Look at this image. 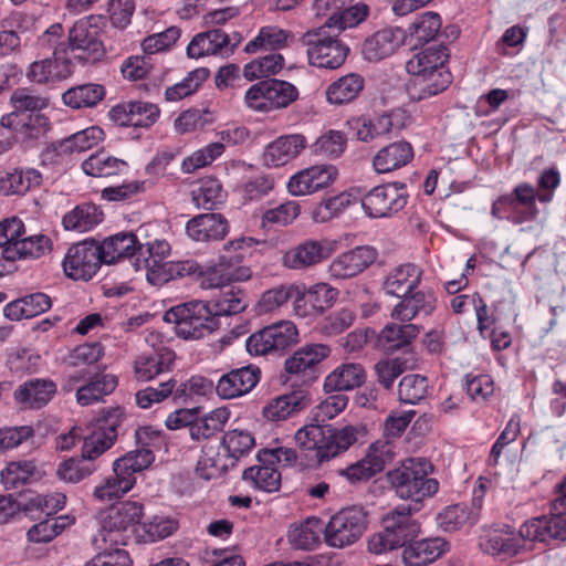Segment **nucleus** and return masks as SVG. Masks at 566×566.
<instances>
[{
	"label": "nucleus",
	"instance_id": "3",
	"mask_svg": "<svg viewBox=\"0 0 566 566\" xmlns=\"http://www.w3.org/2000/svg\"><path fill=\"white\" fill-rule=\"evenodd\" d=\"M433 467L426 458H409L387 473V479L397 496L410 500L411 507L420 510L421 502L438 492L439 483L429 478Z\"/></svg>",
	"mask_w": 566,
	"mask_h": 566
},
{
	"label": "nucleus",
	"instance_id": "46",
	"mask_svg": "<svg viewBox=\"0 0 566 566\" xmlns=\"http://www.w3.org/2000/svg\"><path fill=\"white\" fill-rule=\"evenodd\" d=\"M364 88V78L349 73L331 83L325 92L326 101L332 105H343L356 99Z\"/></svg>",
	"mask_w": 566,
	"mask_h": 566
},
{
	"label": "nucleus",
	"instance_id": "49",
	"mask_svg": "<svg viewBox=\"0 0 566 566\" xmlns=\"http://www.w3.org/2000/svg\"><path fill=\"white\" fill-rule=\"evenodd\" d=\"M229 418L227 408H217L198 419L193 417L189 434L196 441L209 440L223 430Z\"/></svg>",
	"mask_w": 566,
	"mask_h": 566
},
{
	"label": "nucleus",
	"instance_id": "4",
	"mask_svg": "<svg viewBox=\"0 0 566 566\" xmlns=\"http://www.w3.org/2000/svg\"><path fill=\"white\" fill-rule=\"evenodd\" d=\"M96 20L94 15L77 20L69 30L67 43L56 45L54 55H64L71 66L74 63L94 64L101 61L106 54V49Z\"/></svg>",
	"mask_w": 566,
	"mask_h": 566
},
{
	"label": "nucleus",
	"instance_id": "44",
	"mask_svg": "<svg viewBox=\"0 0 566 566\" xmlns=\"http://www.w3.org/2000/svg\"><path fill=\"white\" fill-rule=\"evenodd\" d=\"M451 83V74L448 71L431 75H415L408 84L407 92L412 101H423L443 92Z\"/></svg>",
	"mask_w": 566,
	"mask_h": 566
},
{
	"label": "nucleus",
	"instance_id": "38",
	"mask_svg": "<svg viewBox=\"0 0 566 566\" xmlns=\"http://www.w3.org/2000/svg\"><path fill=\"white\" fill-rule=\"evenodd\" d=\"M310 399L301 392H292L272 398L262 409L263 417L280 422L293 417L308 406Z\"/></svg>",
	"mask_w": 566,
	"mask_h": 566
},
{
	"label": "nucleus",
	"instance_id": "23",
	"mask_svg": "<svg viewBox=\"0 0 566 566\" xmlns=\"http://www.w3.org/2000/svg\"><path fill=\"white\" fill-rule=\"evenodd\" d=\"M394 306L390 317L400 323H410L417 316H429L437 306V297L431 290L411 292Z\"/></svg>",
	"mask_w": 566,
	"mask_h": 566
},
{
	"label": "nucleus",
	"instance_id": "6",
	"mask_svg": "<svg viewBox=\"0 0 566 566\" xmlns=\"http://www.w3.org/2000/svg\"><path fill=\"white\" fill-rule=\"evenodd\" d=\"M164 319L175 325L176 334L184 339H200L219 328L209 304L203 301H191L169 308Z\"/></svg>",
	"mask_w": 566,
	"mask_h": 566
},
{
	"label": "nucleus",
	"instance_id": "57",
	"mask_svg": "<svg viewBox=\"0 0 566 566\" xmlns=\"http://www.w3.org/2000/svg\"><path fill=\"white\" fill-rule=\"evenodd\" d=\"M293 39L290 31L280 29L275 25H266L260 29L254 40L244 46L245 53H255L259 50H280L289 44Z\"/></svg>",
	"mask_w": 566,
	"mask_h": 566
},
{
	"label": "nucleus",
	"instance_id": "13",
	"mask_svg": "<svg viewBox=\"0 0 566 566\" xmlns=\"http://www.w3.org/2000/svg\"><path fill=\"white\" fill-rule=\"evenodd\" d=\"M337 178L336 166L313 165L293 174L286 182V189L294 197L310 196L331 187Z\"/></svg>",
	"mask_w": 566,
	"mask_h": 566
},
{
	"label": "nucleus",
	"instance_id": "39",
	"mask_svg": "<svg viewBox=\"0 0 566 566\" xmlns=\"http://www.w3.org/2000/svg\"><path fill=\"white\" fill-rule=\"evenodd\" d=\"M52 240L45 234H33L13 243L2 250L6 260L40 259L52 251Z\"/></svg>",
	"mask_w": 566,
	"mask_h": 566
},
{
	"label": "nucleus",
	"instance_id": "17",
	"mask_svg": "<svg viewBox=\"0 0 566 566\" xmlns=\"http://www.w3.org/2000/svg\"><path fill=\"white\" fill-rule=\"evenodd\" d=\"M13 112L1 117L0 120V153L6 151L12 145L10 129L15 127L17 120L24 113H35L46 107L48 98L31 94L27 88H18L10 98Z\"/></svg>",
	"mask_w": 566,
	"mask_h": 566
},
{
	"label": "nucleus",
	"instance_id": "12",
	"mask_svg": "<svg viewBox=\"0 0 566 566\" xmlns=\"http://www.w3.org/2000/svg\"><path fill=\"white\" fill-rule=\"evenodd\" d=\"M333 251L328 240L305 239L284 250L280 262L286 270L306 272L328 259Z\"/></svg>",
	"mask_w": 566,
	"mask_h": 566
},
{
	"label": "nucleus",
	"instance_id": "43",
	"mask_svg": "<svg viewBox=\"0 0 566 566\" xmlns=\"http://www.w3.org/2000/svg\"><path fill=\"white\" fill-rule=\"evenodd\" d=\"M0 476L7 490H14L39 481L42 476V472L35 461L18 460L8 463L1 471Z\"/></svg>",
	"mask_w": 566,
	"mask_h": 566
},
{
	"label": "nucleus",
	"instance_id": "35",
	"mask_svg": "<svg viewBox=\"0 0 566 566\" xmlns=\"http://www.w3.org/2000/svg\"><path fill=\"white\" fill-rule=\"evenodd\" d=\"M221 447V442L206 443L202 447L201 455L197 462V473L201 478L211 480L221 476L235 465L233 458H230L228 452H220Z\"/></svg>",
	"mask_w": 566,
	"mask_h": 566
},
{
	"label": "nucleus",
	"instance_id": "50",
	"mask_svg": "<svg viewBox=\"0 0 566 566\" xmlns=\"http://www.w3.org/2000/svg\"><path fill=\"white\" fill-rule=\"evenodd\" d=\"M42 176L36 169H14L0 178V192L6 196L23 195L40 186Z\"/></svg>",
	"mask_w": 566,
	"mask_h": 566
},
{
	"label": "nucleus",
	"instance_id": "48",
	"mask_svg": "<svg viewBox=\"0 0 566 566\" xmlns=\"http://www.w3.org/2000/svg\"><path fill=\"white\" fill-rule=\"evenodd\" d=\"M105 87L97 83H86L70 87L62 94L64 105L81 109L96 106L105 97Z\"/></svg>",
	"mask_w": 566,
	"mask_h": 566
},
{
	"label": "nucleus",
	"instance_id": "56",
	"mask_svg": "<svg viewBox=\"0 0 566 566\" xmlns=\"http://www.w3.org/2000/svg\"><path fill=\"white\" fill-rule=\"evenodd\" d=\"M242 479L254 489L275 492L281 484V473L273 464L260 463L245 469Z\"/></svg>",
	"mask_w": 566,
	"mask_h": 566
},
{
	"label": "nucleus",
	"instance_id": "27",
	"mask_svg": "<svg viewBox=\"0 0 566 566\" xmlns=\"http://www.w3.org/2000/svg\"><path fill=\"white\" fill-rule=\"evenodd\" d=\"M97 248L102 263L113 264L128 259L133 264L137 256L138 240L132 232H119L106 238Z\"/></svg>",
	"mask_w": 566,
	"mask_h": 566
},
{
	"label": "nucleus",
	"instance_id": "60",
	"mask_svg": "<svg viewBox=\"0 0 566 566\" xmlns=\"http://www.w3.org/2000/svg\"><path fill=\"white\" fill-rule=\"evenodd\" d=\"M126 167L122 159L111 156L105 151L91 155L82 163L83 171L93 177H109L120 174Z\"/></svg>",
	"mask_w": 566,
	"mask_h": 566
},
{
	"label": "nucleus",
	"instance_id": "19",
	"mask_svg": "<svg viewBox=\"0 0 566 566\" xmlns=\"http://www.w3.org/2000/svg\"><path fill=\"white\" fill-rule=\"evenodd\" d=\"M307 146V138L303 134L282 135L265 146L263 164L272 168L283 167L296 159Z\"/></svg>",
	"mask_w": 566,
	"mask_h": 566
},
{
	"label": "nucleus",
	"instance_id": "16",
	"mask_svg": "<svg viewBox=\"0 0 566 566\" xmlns=\"http://www.w3.org/2000/svg\"><path fill=\"white\" fill-rule=\"evenodd\" d=\"M331 354L326 344H306L300 347L284 363L289 380L301 378L303 384H312L316 378V366Z\"/></svg>",
	"mask_w": 566,
	"mask_h": 566
},
{
	"label": "nucleus",
	"instance_id": "14",
	"mask_svg": "<svg viewBox=\"0 0 566 566\" xmlns=\"http://www.w3.org/2000/svg\"><path fill=\"white\" fill-rule=\"evenodd\" d=\"M102 264L97 243L84 240L70 247L65 253L62 265L64 273L73 280H91Z\"/></svg>",
	"mask_w": 566,
	"mask_h": 566
},
{
	"label": "nucleus",
	"instance_id": "61",
	"mask_svg": "<svg viewBox=\"0 0 566 566\" xmlns=\"http://www.w3.org/2000/svg\"><path fill=\"white\" fill-rule=\"evenodd\" d=\"M437 522L439 527L446 532H454L476 523L475 513H469L467 504L447 506L438 514Z\"/></svg>",
	"mask_w": 566,
	"mask_h": 566
},
{
	"label": "nucleus",
	"instance_id": "37",
	"mask_svg": "<svg viewBox=\"0 0 566 566\" xmlns=\"http://www.w3.org/2000/svg\"><path fill=\"white\" fill-rule=\"evenodd\" d=\"M56 394V385L51 379L34 378L23 382L14 392L17 401L27 408H42Z\"/></svg>",
	"mask_w": 566,
	"mask_h": 566
},
{
	"label": "nucleus",
	"instance_id": "36",
	"mask_svg": "<svg viewBox=\"0 0 566 566\" xmlns=\"http://www.w3.org/2000/svg\"><path fill=\"white\" fill-rule=\"evenodd\" d=\"M176 359L169 348H160L149 355L139 356L134 364V373L138 380L149 381L160 374L171 370Z\"/></svg>",
	"mask_w": 566,
	"mask_h": 566
},
{
	"label": "nucleus",
	"instance_id": "15",
	"mask_svg": "<svg viewBox=\"0 0 566 566\" xmlns=\"http://www.w3.org/2000/svg\"><path fill=\"white\" fill-rule=\"evenodd\" d=\"M339 291L326 282H318L308 287L298 286L297 298L293 302V312L301 318L322 315L334 306Z\"/></svg>",
	"mask_w": 566,
	"mask_h": 566
},
{
	"label": "nucleus",
	"instance_id": "26",
	"mask_svg": "<svg viewBox=\"0 0 566 566\" xmlns=\"http://www.w3.org/2000/svg\"><path fill=\"white\" fill-rule=\"evenodd\" d=\"M229 231L227 219L220 213H202L186 224L187 235L197 242L222 240Z\"/></svg>",
	"mask_w": 566,
	"mask_h": 566
},
{
	"label": "nucleus",
	"instance_id": "55",
	"mask_svg": "<svg viewBox=\"0 0 566 566\" xmlns=\"http://www.w3.org/2000/svg\"><path fill=\"white\" fill-rule=\"evenodd\" d=\"M323 532L325 533L323 523L313 517L298 525H292L287 538L297 549H313L319 543Z\"/></svg>",
	"mask_w": 566,
	"mask_h": 566
},
{
	"label": "nucleus",
	"instance_id": "34",
	"mask_svg": "<svg viewBox=\"0 0 566 566\" xmlns=\"http://www.w3.org/2000/svg\"><path fill=\"white\" fill-rule=\"evenodd\" d=\"M449 59V51L444 45H432L417 53L406 63V70L412 75H431L448 71L446 63Z\"/></svg>",
	"mask_w": 566,
	"mask_h": 566
},
{
	"label": "nucleus",
	"instance_id": "28",
	"mask_svg": "<svg viewBox=\"0 0 566 566\" xmlns=\"http://www.w3.org/2000/svg\"><path fill=\"white\" fill-rule=\"evenodd\" d=\"M230 36L220 29H211L196 34L187 46L189 57L199 59L206 55H229Z\"/></svg>",
	"mask_w": 566,
	"mask_h": 566
},
{
	"label": "nucleus",
	"instance_id": "8",
	"mask_svg": "<svg viewBox=\"0 0 566 566\" xmlns=\"http://www.w3.org/2000/svg\"><path fill=\"white\" fill-rule=\"evenodd\" d=\"M298 332L291 321H281L268 325L251 334L245 342L252 356L282 355L297 343Z\"/></svg>",
	"mask_w": 566,
	"mask_h": 566
},
{
	"label": "nucleus",
	"instance_id": "53",
	"mask_svg": "<svg viewBox=\"0 0 566 566\" xmlns=\"http://www.w3.org/2000/svg\"><path fill=\"white\" fill-rule=\"evenodd\" d=\"M348 124L356 132L357 139L365 143L389 134L394 125L389 114H381L374 118L361 116L353 118Z\"/></svg>",
	"mask_w": 566,
	"mask_h": 566
},
{
	"label": "nucleus",
	"instance_id": "54",
	"mask_svg": "<svg viewBox=\"0 0 566 566\" xmlns=\"http://www.w3.org/2000/svg\"><path fill=\"white\" fill-rule=\"evenodd\" d=\"M207 303L211 314H213V317H217L219 324L221 317L240 314L248 306L244 293L234 286H228L227 290L221 291L217 298Z\"/></svg>",
	"mask_w": 566,
	"mask_h": 566
},
{
	"label": "nucleus",
	"instance_id": "59",
	"mask_svg": "<svg viewBox=\"0 0 566 566\" xmlns=\"http://www.w3.org/2000/svg\"><path fill=\"white\" fill-rule=\"evenodd\" d=\"M347 146L346 135L336 129L323 132L310 146L315 156L335 159L343 155Z\"/></svg>",
	"mask_w": 566,
	"mask_h": 566
},
{
	"label": "nucleus",
	"instance_id": "21",
	"mask_svg": "<svg viewBox=\"0 0 566 566\" xmlns=\"http://www.w3.org/2000/svg\"><path fill=\"white\" fill-rule=\"evenodd\" d=\"M261 370L255 365L232 369L222 375L216 391L223 399H233L249 394L260 381Z\"/></svg>",
	"mask_w": 566,
	"mask_h": 566
},
{
	"label": "nucleus",
	"instance_id": "22",
	"mask_svg": "<svg viewBox=\"0 0 566 566\" xmlns=\"http://www.w3.org/2000/svg\"><path fill=\"white\" fill-rule=\"evenodd\" d=\"M407 40V32L400 27H388L365 40L363 54L368 61H380L392 55Z\"/></svg>",
	"mask_w": 566,
	"mask_h": 566
},
{
	"label": "nucleus",
	"instance_id": "58",
	"mask_svg": "<svg viewBox=\"0 0 566 566\" xmlns=\"http://www.w3.org/2000/svg\"><path fill=\"white\" fill-rule=\"evenodd\" d=\"M104 130L98 126H91L80 130L60 143L55 149L57 155L66 153H83L104 140Z\"/></svg>",
	"mask_w": 566,
	"mask_h": 566
},
{
	"label": "nucleus",
	"instance_id": "62",
	"mask_svg": "<svg viewBox=\"0 0 566 566\" xmlns=\"http://www.w3.org/2000/svg\"><path fill=\"white\" fill-rule=\"evenodd\" d=\"M130 481L122 476L119 472L113 471L112 475L105 478L94 488L93 496L103 503L120 499L134 488Z\"/></svg>",
	"mask_w": 566,
	"mask_h": 566
},
{
	"label": "nucleus",
	"instance_id": "20",
	"mask_svg": "<svg viewBox=\"0 0 566 566\" xmlns=\"http://www.w3.org/2000/svg\"><path fill=\"white\" fill-rule=\"evenodd\" d=\"M392 458L389 442L376 441L369 447L367 455L355 464L345 469L342 473L353 483L365 481L381 472Z\"/></svg>",
	"mask_w": 566,
	"mask_h": 566
},
{
	"label": "nucleus",
	"instance_id": "1",
	"mask_svg": "<svg viewBox=\"0 0 566 566\" xmlns=\"http://www.w3.org/2000/svg\"><path fill=\"white\" fill-rule=\"evenodd\" d=\"M143 517L144 504L139 501L126 500L102 510L94 545L105 551L128 545L136 539Z\"/></svg>",
	"mask_w": 566,
	"mask_h": 566
},
{
	"label": "nucleus",
	"instance_id": "42",
	"mask_svg": "<svg viewBox=\"0 0 566 566\" xmlns=\"http://www.w3.org/2000/svg\"><path fill=\"white\" fill-rule=\"evenodd\" d=\"M118 379L112 374H102L81 385L75 394L80 406H90L102 402L105 396L111 395L117 387Z\"/></svg>",
	"mask_w": 566,
	"mask_h": 566
},
{
	"label": "nucleus",
	"instance_id": "63",
	"mask_svg": "<svg viewBox=\"0 0 566 566\" xmlns=\"http://www.w3.org/2000/svg\"><path fill=\"white\" fill-rule=\"evenodd\" d=\"M298 293V285L296 284H280L265 291L258 302L260 313H271L283 305L290 300H296Z\"/></svg>",
	"mask_w": 566,
	"mask_h": 566
},
{
	"label": "nucleus",
	"instance_id": "47",
	"mask_svg": "<svg viewBox=\"0 0 566 566\" xmlns=\"http://www.w3.org/2000/svg\"><path fill=\"white\" fill-rule=\"evenodd\" d=\"M442 20L438 12L426 11L417 14L410 22L407 38L416 44H426L434 40L441 31Z\"/></svg>",
	"mask_w": 566,
	"mask_h": 566
},
{
	"label": "nucleus",
	"instance_id": "2",
	"mask_svg": "<svg viewBox=\"0 0 566 566\" xmlns=\"http://www.w3.org/2000/svg\"><path fill=\"white\" fill-rule=\"evenodd\" d=\"M552 525L536 517L525 521L518 528L510 526L491 530L481 541V548L493 556L514 557L528 551L527 543H546L552 539Z\"/></svg>",
	"mask_w": 566,
	"mask_h": 566
},
{
	"label": "nucleus",
	"instance_id": "25",
	"mask_svg": "<svg viewBox=\"0 0 566 566\" xmlns=\"http://www.w3.org/2000/svg\"><path fill=\"white\" fill-rule=\"evenodd\" d=\"M422 274V270L416 264H400L387 273L382 282V290L386 295L406 296L418 287Z\"/></svg>",
	"mask_w": 566,
	"mask_h": 566
},
{
	"label": "nucleus",
	"instance_id": "33",
	"mask_svg": "<svg viewBox=\"0 0 566 566\" xmlns=\"http://www.w3.org/2000/svg\"><path fill=\"white\" fill-rule=\"evenodd\" d=\"M366 381V371L361 364L343 363L324 379L326 392L347 391L360 387Z\"/></svg>",
	"mask_w": 566,
	"mask_h": 566
},
{
	"label": "nucleus",
	"instance_id": "64",
	"mask_svg": "<svg viewBox=\"0 0 566 566\" xmlns=\"http://www.w3.org/2000/svg\"><path fill=\"white\" fill-rule=\"evenodd\" d=\"M429 381L427 377L409 374L401 378L398 385V398L403 403L417 405L428 395Z\"/></svg>",
	"mask_w": 566,
	"mask_h": 566
},
{
	"label": "nucleus",
	"instance_id": "10",
	"mask_svg": "<svg viewBox=\"0 0 566 566\" xmlns=\"http://www.w3.org/2000/svg\"><path fill=\"white\" fill-rule=\"evenodd\" d=\"M408 201L405 184H385L360 196V205L369 218H389L402 210Z\"/></svg>",
	"mask_w": 566,
	"mask_h": 566
},
{
	"label": "nucleus",
	"instance_id": "51",
	"mask_svg": "<svg viewBox=\"0 0 566 566\" xmlns=\"http://www.w3.org/2000/svg\"><path fill=\"white\" fill-rule=\"evenodd\" d=\"M155 455L149 449H137L125 453L113 462V471L119 472L130 481L134 486L136 483V473L143 472L154 462Z\"/></svg>",
	"mask_w": 566,
	"mask_h": 566
},
{
	"label": "nucleus",
	"instance_id": "40",
	"mask_svg": "<svg viewBox=\"0 0 566 566\" xmlns=\"http://www.w3.org/2000/svg\"><path fill=\"white\" fill-rule=\"evenodd\" d=\"M420 333V326L412 323H389L382 327L377 344L385 352L394 353L411 344Z\"/></svg>",
	"mask_w": 566,
	"mask_h": 566
},
{
	"label": "nucleus",
	"instance_id": "24",
	"mask_svg": "<svg viewBox=\"0 0 566 566\" xmlns=\"http://www.w3.org/2000/svg\"><path fill=\"white\" fill-rule=\"evenodd\" d=\"M157 105L148 102H129L114 106L112 118L122 126L149 127L159 117Z\"/></svg>",
	"mask_w": 566,
	"mask_h": 566
},
{
	"label": "nucleus",
	"instance_id": "45",
	"mask_svg": "<svg viewBox=\"0 0 566 566\" xmlns=\"http://www.w3.org/2000/svg\"><path fill=\"white\" fill-rule=\"evenodd\" d=\"M360 202L357 189H349L336 196L322 200L313 210V219L316 222H327L340 216L350 206Z\"/></svg>",
	"mask_w": 566,
	"mask_h": 566
},
{
	"label": "nucleus",
	"instance_id": "9",
	"mask_svg": "<svg viewBox=\"0 0 566 566\" xmlns=\"http://www.w3.org/2000/svg\"><path fill=\"white\" fill-rule=\"evenodd\" d=\"M124 415L120 408H112L103 412L91 426L82 444V459L94 461L109 450L118 437V428L123 424Z\"/></svg>",
	"mask_w": 566,
	"mask_h": 566
},
{
	"label": "nucleus",
	"instance_id": "11",
	"mask_svg": "<svg viewBox=\"0 0 566 566\" xmlns=\"http://www.w3.org/2000/svg\"><path fill=\"white\" fill-rule=\"evenodd\" d=\"M367 515L361 507L352 506L333 515L325 528V541L332 547L343 548L355 543L364 533Z\"/></svg>",
	"mask_w": 566,
	"mask_h": 566
},
{
	"label": "nucleus",
	"instance_id": "7",
	"mask_svg": "<svg viewBox=\"0 0 566 566\" xmlns=\"http://www.w3.org/2000/svg\"><path fill=\"white\" fill-rule=\"evenodd\" d=\"M339 34L325 22L303 34L302 42L307 46V56L312 65L337 69L345 62L349 49L338 39Z\"/></svg>",
	"mask_w": 566,
	"mask_h": 566
},
{
	"label": "nucleus",
	"instance_id": "32",
	"mask_svg": "<svg viewBox=\"0 0 566 566\" xmlns=\"http://www.w3.org/2000/svg\"><path fill=\"white\" fill-rule=\"evenodd\" d=\"M72 73L73 67L69 60L64 55H54V57L34 61L27 75L31 82L46 84L66 80Z\"/></svg>",
	"mask_w": 566,
	"mask_h": 566
},
{
	"label": "nucleus",
	"instance_id": "5",
	"mask_svg": "<svg viewBox=\"0 0 566 566\" xmlns=\"http://www.w3.org/2000/svg\"><path fill=\"white\" fill-rule=\"evenodd\" d=\"M417 507L398 505L384 518V530L368 538L367 547L371 554L380 555L403 547L420 532L419 523L411 517Z\"/></svg>",
	"mask_w": 566,
	"mask_h": 566
},
{
	"label": "nucleus",
	"instance_id": "29",
	"mask_svg": "<svg viewBox=\"0 0 566 566\" xmlns=\"http://www.w3.org/2000/svg\"><path fill=\"white\" fill-rule=\"evenodd\" d=\"M413 158V148L406 140L394 142L380 148L373 158L377 174H389L408 165Z\"/></svg>",
	"mask_w": 566,
	"mask_h": 566
},
{
	"label": "nucleus",
	"instance_id": "30",
	"mask_svg": "<svg viewBox=\"0 0 566 566\" xmlns=\"http://www.w3.org/2000/svg\"><path fill=\"white\" fill-rule=\"evenodd\" d=\"M143 269L146 270L147 281L153 285H163L178 277L190 276L199 271V263L195 260L178 262L148 261Z\"/></svg>",
	"mask_w": 566,
	"mask_h": 566
},
{
	"label": "nucleus",
	"instance_id": "41",
	"mask_svg": "<svg viewBox=\"0 0 566 566\" xmlns=\"http://www.w3.org/2000/svg\"><path fill=\"white\" fill-rule=\"evenodd\" d=\"M104 219V213L94 203L77 205L62 218V224L67 231L84 233L96 228Z\"/></svg>",
	"mask_w": 566,
	"mask_h": 566
},
{
	"label": "nucleus",
	"instance_id": "52",
	"mask_svg": "<svg viewBox=\"0 0 566 566\" xmlns=\"http://www.w3.org/2000/svg\"><path fill=\"white\" fill-rule=\"evenodd\" d=\"M551 515L536 517L552 525V539L566 541V476L556 484L555 497L551 503Z\"/></svg>",
	"mask_w": 566,
	"mask_h": 566
},
{
	"label": "nucleus",
	"instance_id": "31",
	"mask_svg": "<svg viewBox=\"0 0 566 566\" xmlns=\"http://www.w3.org/2000/svg\"><path fill=\"white\" fill-rule=\"evenodd\" d=\"M449 549L441 537L415 541L403 547L402 560L408 566H426L433 563Z\"/></svg>",
	"mask_w": 566,
	"mask_h": 566
},
{
	"label": "nucleus",
	"instance_id": "18",
	"mask_svg": "<svg viewBox=\"0 0 566 566\" xmlns=\"http://www.w3.org/2000/svg\"><path fill=\"white\" fill-rule=\"evenodd\" d=\"M377 259V252L368 245L356 247L337 255L328 264L327 272L334 280L352 279L364 272Z\"/></svg>",
	"mask_w": 566,
	"mask_h": 566
}]
</instances>
